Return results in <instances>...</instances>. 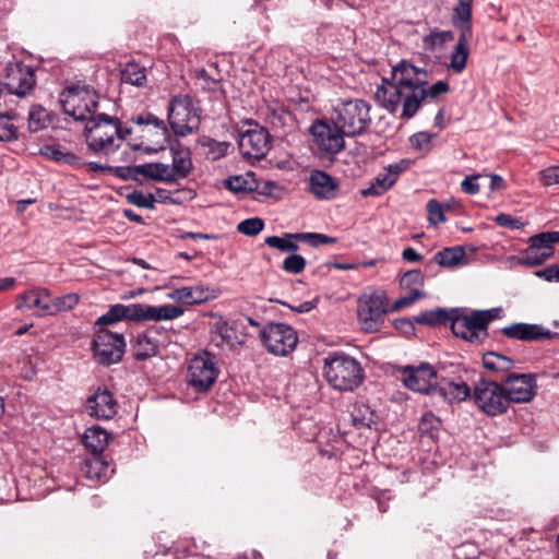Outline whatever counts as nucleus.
Segmentation results:
<instances>
[{"instance_id": "nucleus-1", "label": "nucleus", "mask_w": 559, "mask_h": 559, "mask_svg": "<svg viewBox=\"0 0 559 559\" xmlns=\"http://www.w3.org/2000/svg\"><path fill=\"white\" fill-rule=\"evenodd\" d=\"M393 82L384 81L378 86L374 98L388 111L394 114L402 105L400 118H413L426 100H437L449 93L450 85L445 81L428 83V72L413 63L401 60L392 71Z\"/></svg>"}, {"instance_id": "nucleus-2", "label": "nucleus", "mask_w": 559, "mask_h": 559, "mask_svg": "<svg viewBox=\"0 0 559 559\" xmlns=\"http://www.w3.org/2000/svg\"><path fill=\"white\" fill-rule=\"evenodd\" d=\"M193 169L191 152L188 148H171V164L145 163L121 166L114 169L115 176L140 181L141 178L156 182L175 183L186 179Z\"/></svg>"}, {"instance_id": "nucleus-3", "label": "nucleus", "mask_w": 559, "mask_h": 559, "mask_svg": "<svg viewBox=\"0 0 559 559\" xmlns=\"http://www.w3.org/2000/svg\"><path fill=\"white\" fill-rule=\"evenodd\" d=\"M87 150L99 156H107L121 146V122L118 118L96 114L84 126Z\"/></svg>"}, {"instance_id": "nucleus-4", "label": "nucleus", "mask_w": 559, "mask_h": 559, "mask_svg": "<svg viewBox=\"0 0 559 559\" xmlns=\"http://www.w3.org/2000/svg\"><path fill=\"white\" fill-rule=\"evenodd\" d=\"M323 376L333 389L341 392H353L364 381L359 361L343 353L330 354L324 358Z\"/></svg>"}, {"instance_id": "nucleus-5", "label": "nucleus", "mask_w": 559, "mask_h": 559, "mask_svg": "<svg viewBox=\"0 0 559 559\" xmlns=\"http://www.w3.org/2000/svg\"><path fill=\"white\" fill-rule=\"evenodd\" d=\"M370 105L362 99L342 100L335 108L332 121L346 136L361 135L371 123Z\"/></svg>"}, {"instance_id": "nucleus-6", "label": "nucleus", "mask_w": 559, "mask_h": 559, "mask_svg": "<svg viewBox=\"0 0 559 559\" xmlns=\"http://www.w3.org/2000/svg\"><path fill=\"white\" fill-rule=\"evenodd\" d=\"M98 99L95 88L81 83L66 87L60 95L64 114L85 123L96 115Z\"/></svg>"}, {"instance_id": "nucleus-7", "label": "nucleus", "mask_w": 559, "mask_h": 559, "mask_svg": "<svg viewBox=\"0 0 559 559\" xmlns=\"http://www.w3.org/2000/svg\"><path fill=\"white\" fill-rule=\"evenodd\" d=\"M168 122L177 135L193 133L200 126L199 103L187 94L174 96L168 106Z\"/></svg>"}, {"instance_id": "nucleus-8", "label": "nucleus", "mask_w": 559, "mask_h": 559, "mask_svg": "<svg viewBox=\"0 0 559 559\" xmlns=\"http://www.w3.org/2000/svg\"><path fill=\"white\" fill-rule=\"evenodd\" d=\"M472 400L480 412L490 417L502 415L509 408L501 383L493 380H479L473 389Z\"/></svg>"}, {"instance_id": "nucleus-9", "label": "nucleus", "mask_w": 559, "mask_h": 559, "mask_svg": "<svg viewBox=\"0 0 559 559\" xmlns=\"http://www.w3.org/2000/svg\"><path fill=\"white\" fill-rule=\"evenodd\" d=\"M358 320L366 333L378 332L388 312V298L384 292L364 294L358 299Z\"/></svg>"}, {"instance_id": "nucleus-10", "label": "nucleus", "mask_w": 559, "mask_h": 559, "mask_svg": "<svg viewBox=\"0 0 559 559\" xmlns=\"http://www.w3.org/2000/svg\"><path fill=\"white\" fill-rule=\"evenodd\" d=\"M499 308L463 312V321L454 323L453 329L461 333V338L472 344H481L488 337V325L500 316Z\"/></svg>"}, {"instance_id": "nucleus-11", "label": "nucleus", "mask_w": 559, "mask_h": 559, "mask_svg": "<svg viewBox=\"0 0 559 559\" xmlns=\"http://www.w3.org/2000/svg\"><path fill=\"white\" fill-rule=\"evenodd\" d=\"M94 359L103 365L110 366L121 361L126 342L121 333L111 332L107 328H99L92 343Z\"/></svg>"}, {"instance_id": "nucleus-12", "label": "nucleus", "mask_w": 559, "mask_h": 559, "mask_svg": "<svg viewBox=\"0 0 559 559\" xmlns=\"http://www.w3.org/2000/svg\"><path fill=\"white\" fill-rule=\"evenodd\" d=\"M218 376L215 356L204 350L197 354L189 362L187 382L194 391L207 392Z\"/></svg>"}, {"instance_id": "nucleus-13", "label": "nucleus", "mask_w": 559, "mask_h": 559, "mask_svg": "<svg viewBox=\"0 0 559 559\" xmlns=\"http://www.w3.org/2000/svg\"><path fill=\"white\" fill-rule=\"evenodd\" d=\"M260 338L269 353L287 356L298 343L296 331L285 323H269L260 331Z\"/></svg>"}, {"instance_id": "nucleus-14", "label": "nucleus", "mask_w": 559, "mask_h": 559, "mask_svg": "<svg viewBox=\"0 0 559 559\" xmlns=\"http://www.w3.org/2000/svg\"><path fill=\"white\" fill-rule=\"evenodd\" d=\"M558 241L559 231H544L532 236L528 247L519 257L520 263L530 266L543 264L554 254V245Z\"/></svg>"}, {"instance_id": "nucleus-15", "label": "nucleus", "mask_w": 559, "mask_h": 559, "mask_svg": "<svg viewBox=\"0 0 559 559\" xmlns=\"http://www.w3.org/2000/svg\"><path fill=\"white\" fill-rule=\"evenodd\" d=\"M501 385L509 405L511 403H527L536 395V380L532 374L510 373L501 379Z\"/></svg>"}, {"instance_id": "nucleus-16", "label": "nucleus", "mask_w": 559, "mask_h": 559, "mask_svg": "<svg viewBox=\"0 0 559 559\" xmlns=\"http://www.w3.org/2000/svg\"><path fill=\"white\" fill-rule=\"evenodd\" d=\"M131 121L138 124L141 130V136L146 139L140 143V147L145 150H156L151 145H158L162 147L163 143L167 140L168 130L163 120L158 119L152 114L139 115L131 118Z\"/></svg>"}, {"instance_id": "nucleus-17", "label": "nucleus", "mask_w": 559, "mask_h": 559, "mask_svg": "<svg viewBox=\"0 0 559 559\" xmlns=\"http://www.w3.org/2000/svg\"><path fill=\"white\" fill-rule=\"evenodd\" d=\"M270 147L271 135L263 127L255 124L253 129H249L240 135L239 150L247 158L261 159L265 157Z\"/></svg>"}, {"instance_id": "nucleus-18", "label": "nucleus", "mask_w": 559, "mask_h": 559, "mask_svg": "<svg viewBox=\"0 0 559 559\" xmlns=\"http://www.w3.org/2000/svg\"><path fill=\"white\" fill-rule=\"evenodd\" d=\"M402 381L409 390L429 393L436 389L437 373L429 364H421L418 367L406 366L402 370Z\"/></svg>"}, {"instance_id": "nucleus-19", "label": "nucleus", "mask_w": 559, "mask_h": 559, "mask_svg": "<svg viewBox=\"0 0 559 559\" xmlns=\"http://www.w3.org/2000/svg\"><path fill=\"white\" fill-rule=\"evenodd\" d=\"M310 131L314 143L323 152L336 154L345 147L344 136L346 134L334 124L331 127L325 121L317 120L311 126Z\"/></svg>"}, {"instance_id": "nucleus-20", "label": "nucleus", "mask_w": 559, "mask_h": 559, "mask_svg": "<svg viewBox=\"0 0 559 559\" xmlns=\"http://www.w3.org/2000/svg\"><path fill=\"white\" fill-rule=\"evenodd\" d=\"M36 79L34 70L22 63H13L7 67L5 82L10 94L20 97L27 95L35 86Z\"/></svg>"}, {"instance_id": "nucleus-21", "label": "nucleus", "mask_w": 559, "mask_h": 559, "mask_svg": "<svg viewBox=\"0 0 559 559\" xmlns=\"http://www.w3.org/2000/svg\"><path fill=\"white\" fill-rule=\"evenodd\" d=\"M86 412L97 419H110L118 411V403L106 388H98L86 401Z\"/></svg>"}, {"instance_id": "nucleus-22", "label": "nucleus", "mask_w": 559, "mask_h": 559, "mask_svg": "<svg viewBox=\"0 0 559 559\" xmlns=\"http://www.w3.org/2000/svg\"><path fill=\"white\" fill-rule=\"evenodd\" d=\"M414 321L418 324L436 326V325H450L452 333L461 338V333L453 329L454 323L463 321V310L460 308H453L450 310L437 308L423 312L414 318Z\"/></svg>"}, {"instance_id": "nucleus-23", "label": "nucleus", "mask_w": 559, "mask_h": 559, "mask_svg": "<svg viewBox=\"0 0 559 559\" xmlns=\"http://www.w3.org/2000/svg\"><path fill=\"white\" fill-rule=\"evenodd\" d=\"M501 333L508 338L522 342H537L550 340L555 336V333L543 325L531 323H512L502 328Z\"/></svg>"}, {"instance_id": "nucleus-24", "label": "nucleus", "mask_w": 559, "mask_h": 559, "mask_svg": "<svg viewBox=\"0 0 559 559\" xmlns=\"http://www.w3.org/2000/svg\"><path fill=\"white\" fill-rule=\"evenodd\" d=\"M309 190L318 200H331L338 192V183L328 173L316 169L309 177Z\"/></svg>"}, {"instance_id": "nucleus-25", "label": "nucleus", "mask_w": 559, "mask_h": 559, "mask_svg": "<svg viewBox=\"0 0 559 559\" xmlns=\"http://www.w3.org/2000/svg\"><path fill=\"white\" fill-rule=\"evenodd\" d=\"M109 464L102 454H91L80 465L82 475L92 480H103L108 477Z\"/></svg>"}, {"instance_id": "nucleus-26", "label": "nucleus", "mask_w": 559, "mask_h": 559, "mask_svg": "<svg viewBox=\"0 0 559 559\" xmlns=\"http://www.w3.org/2000/svg\"><path fill=\"white\" fill-rule=\"evenodd\" d=\"M453 39L454 34L451 31H439L435 28L423 37V49L427 53L439 58L445 48V44Z\"/></svg>"}, {"instance_id": "nucleus-27", "label": "nucleus", "mask_w": 559, "mask_h": 559, "mask_svg": "<svg viewBox=\"0 0 559 559\" xmlns=\"http://www.w3.org/2000/svg\"><path fill=\"white\" fill-rule=\"evenodd\" d=\"M40 154L47 159L74 168H79L83 165V160L80 156L66 150L61 145H44L40 148Z\"/></svg>"}, {"instance_id": "nucleus-28", "label": "nucleus", "mask_w": 559, "mask_h": 559, "mask_svg": "<svg viewBox=\"0 0 559 559\" xmlns=\"http://www.w3.org/2000/svg\"><path fill=\"white\" fill-rule=\"evenodd\" d=\"M49 298L50 292L47 288L31 289L16 297V309L24 311L39 308L40 316H43V306Z\"/></svg>"}, {"instance_id": "nucleus-29", "label": "nucleus", "mask_w": 559, "mask_h": 559, "mask_svg": "<svg viewBox=\"0 0 559 559\" xmlns=\"http://www.w3.org/2000/svg\"><path fill=\"white\" fill-rule=\"evenodd\" d=\"M168 297L177 302L185 305H198L210 298L209 288L202 286L181 287L174 289Z\"/></svg>"}, {"instance_id": "nucleus-30", "label": "nucleus", "mask_w": 559, "mask_h": 559, "mask_svg": "<svg viewBox=\"0 0 559 559\" xmlns=\"http://www.w3.org/2000/svg\"><path fill=\"white\" fill-rule=\"evenodd\" d=\"M439 393L449 402H463L467 397H472L473 392L464 381H445L442 380L439 384Z\"/></svg>"}, {"instance_id": "nucleus-31", "label": "nucleus", "mask_w": 559, "mask_h": 559, "mask_svg": "<svg viewBox=\"0 0 559 559\" xmlns=\"http://www.w3.org/2000/svg\"><path fill=\"white\" fill-rule=\"evenodd\" d=\"M474 0H459L453 9L452 22L457 27L461 34L472 36L471 19H472V4Z\"/></svg>"}, {"instance_id": "nucleus-32", "label": "nucleus", "mask_w": 559, "mask_h": 559, "mask_svg": "<svg viewBox=\"0 0 559 559\" xmlns=\"http://www.w3.org/2000/svg\"><path fill=\"white\" fill-rule=\"evenodd\" d=\"M109 433L99 426H93L86 429L83 435L84 445L91 450L92 454H102L109 442Z\"/></svg>"}, {"instance_id": "nucleus-33", "label": "nucleus", "mask_w": 559, "mask_h": 559, "mask_svg": "<svg viewBox=\"0 0 559 559\" xmlns=\"http://www.w3.org/2000/svg\"><path fill=\"white\" fill-rule=\"evenodd\" d=\"M472 36L460 34L457 43L451 52L448 69L454 73H461L466 68L467 59L469 56L468 40Z\"/></svg>"}, {"instance_id": "nucleus-34", "label": "nucleus", "mask_w": 559, "mask_h": 559, "mask_svg": "<svg viewBox=\"0 0 559 559\" xmlns=\"http://www.w3.org/2000/svg\"><path fill=\"white\" fill-rule=\"evenodd\" d=\"M80 301V296L74 293H70L50 300L43 306V314L53 316L61 311L72 310Z\"/></svg>"}, {"instance_id": "nucleus-35", "label": "nucleus", "mask_w": 559, "mask_h": 559, "mask_svg": "<svg viewBox=\"0 0 559 559\" xmlns=\"http://www.w3.org/2000/svg\"><path fill=\"white\" fill-rule=\"evenodd\" d=\"M465 250L461 246L444 248L438 251L433 260L443 267H454L464 263Z\"/></svg>"}, {"instance_id": "nucleus-36", "label": "nucleus", "mask_w": 559, "mask_h": 559, "mask_svg": "<svg viewBox=\"0 0 559 559\" xmlns=\"http://www.w3.org/2000/svg\"><path fill=\"white\" fill-rule=\"evenodd\" d=\"M132 353L136 360H146L158 353L157 342L146 334H140L135 340Z\"/></svg>"}, {"instance_id": "nucleus-37", "label": "nucleus", "mask_w": 559, "mask_h": 559, "mask_svg": "<svg viewBox=\"0 0 559 559\" xmlns=\"http://www.w3.org/2000/svg\"><path fill=\"white\" fill-rule=\"evenodd\" d=\"M483 365L489 371L504 373L512 369L514 361L504 355L488 352L483 356Z\"/></svg>"}, {"instance_id": "nucleus-38", "label": "nucleus", "mask_w": 559, "mask_h": 559, "mask_svg": "<svg viewBox=\"0 0 559 559\" xmlns=\"http://www.w3.org/2000/svg\"><path fill=\"white\" fill-rule=\"evenodd\" d=\"M122 319L131 321L130 305L117 304L111 306L105 314L100 316L96 320L95 325L106 328L107 325L117 323Z\"/></svg>"}, {"instance_id": "nucleus-39", "label": "nucleus", "mask_w": 559, "mask_h": 559, "mask_svg": "<svg viewBox=\"0 0 559 559\" xmlns=\"http://www.w3.org/2000/svg\"><path fill=\"white\" fill-rule=\"evenodd\" d=\"M352 421L357 429L371 428L377 424V415L368 405L356 404L352 411Z\"/></svg>"}, {"instance_id": "nucleus-40", "label": "nucleus", "mask_w": 559, "mask_h": 559, "mask_svg": "<svg viewBox=\"0 0 559 559\" xmlns=\"http://www.w3.org/2000/svg\"><path fill=\"white\" fill-rule=\"evenodd\" d=\"M395 183L394 175H386V173L379 174L370 183V187L364 189L361 194L364 197H379L390 190Z\"/></svg>"}, {"instance_id": "nucleus-41", "label": "nucleus", "mask_w": 559, "mask_h": 559, "mask_svg": "<svg viewBox=\"0 0 559 559\" xmlns=\"http://www.w3.org/2000/svg\"><path fill=\"white\" fill-rule=\"evenodd\" d=\"M121 82L143 86L146 83L145 68L134 62L127 63L121 71Z\"/></svg>"}, {"instance_id": "nucleus-42", "label": "nucleus", "mask_w": 559, "mask_h": 559, "mask_svg": "<svg viewBox=\"0 0 559 559\" xmlns=\"http://www.w3.org/2000/svg\"><path fill=\"white\" fill-rule=\"evenodd\" d=\"M440 420L432 413H426L419 420L418 431L423 438L436 440L440 429Z\"/></svg>"}, {"instance_id": "nucleus-43", "label": "nucleus", "mask_w": 559, "mask_h": 559, "mask_svg": "<svg viewBox=\"0 0 559 559\" xmlns=\"http://www.w3.org/2000/svg\"><path fill=\"white\" fill-rule=\"evenodd\" d=\"M50 122L48 111L40 107L34 106L28 112V129L32 132H37L46 129Z\"/></svg>"}, {"instance_id": "nucleus-44", "label": "nucleus", "mask_w": 559, "mask_h": 559, "mask_svg": "<svg viewBox=\"0 0 559 559\" xmlns=\"http://www.w3.org/2000/svg\"><path fill=\"white\" fill-rule=\"evenodd\" d=\"M131 321H154L155 306L146 304H131L130 305Z\"/></svg>"}, {"instance_id": "nucleus-45", "label": "nucleus", "mask_w": 559, "mask_h": 559, "mask_svg": "<svg viewBox=\"0 0 559 559\" xmlns=\"http://www.w3.org/2000/svg\"><path fill=\"white\" fill-rule=\"evenodd\" d=\"M293 238L294 237H288L287 234H285L284 237L269 236L264 239V242L269 247L282 252H295L298 249V245L292 241Z\"/></svg>"}, {"instance_id": "nucleus-46", "label": "nucleus", "mask_w": 559, "mask_h": 559, "mask_svg": "<svg viewBox=\"0 0 559 559\" xmlns=\"http://www.w3.org/2000/svg\"><path fill=\"white\" fill-rule=\"evenodd\" d=\"M287 236L295 237V239L305 240L313 247L336 242V238L326 236L324 234H319V233L287 234Z\"/></svg>"}, {"instance_id": "nucleus-47", "label": "nucleus", "mask_w": 559, "mask_h": 559, "mask_svg": "<svg viewBox=\"0 0 559 559\" xmlns=\"http://www.w3.org/2000/svg\"><path fill=\"white\" fill-rule=\"evenodd\" d=\"M264 228V222L260 217H250L237 225V231L249 237L259 235Z\"/></svg>"}, {"instance_id": "nucleus-48", "label": "nucleus", "mask_w": 559, "mask_h": 559, "mask_svg": "<svg viewBox=\"0 0 559 559\" xmlns=\"http://www.w3.org/2000/svg\"><path fill=\"white\" fill-rule=\"evenodd\" d=\"M203 145L207 147L206 157L211 160H217L227 155L230 143L207 139L203 142Z\"/></svg>"}, {"instance_id": "nucleus-49", "label": "nucleus", "mask_w": 559, "mask_h": 559, "mask_svg": "<svg viewBox=\"0 0 559 559\" xmlns=\"http://www.w3.org/2000/svg\"><path fill=\"white\" fill-rule=\"evenodd\" d=\"M400 285L402 288L412 289L420 287L424 285V275L420 270H411L403 274L400 280Z\"/></svg>"}, {"instance_id": "nucleus-50", "label": "nucleus", "mask_w": 559, "mask_h": 559, "mask_svg": "<svg viewBox=\"0 0 559 559\" xmlns=\"http://www.w3.org/2000/svg\"><path fill=\"white\" fill-rule=\"evenodd\" d=\"M127 201L139 207L153 210L155 207V195L153 193H143L142 191H133L127 194Z\"/></svg>"}, {"instance_id": "nucleus-51", "label": "nucleus", "mask_w": 559, "mask_h": 559, "mask_svg": "<svg viewBox=\"0 0 559 559\" xmlns=\"http://www.w3.org/2000/svg\"><path fill=\"white\" fill-rule=\"evenodd\" d=\"M183 313V309L174 305L155 306L154 322L174 320Z\"/></svg>"}, {"instance_id": "nucleus-52", "label": "nucleus", "mask_w": 559, "mask_h": 559, "mask_svg": "<svg viewBox=\"0 0 559 559\" xmlns=\"http://www.w3.org/2000/svg\"><path fill=\"white\" fill-rule=\"evenodd\" d=\"M428 221L431 225L437 226L445 222L444 210L442 203L432 199L427 203Z\"/></svg>"}, {"instance_id": "nucleus-53", "label": "nucleus", "mask_w": 559, "mask_h": 559, "mask_svg": "<svg viewBox=\"0 0 559 559\" xmlns=\"http://www.w3.org/2000/svg\"><path fill=\"white\" fill-rule=\"evenodd\" d=\"M306 267V260L299 254H290L283 262V270L290 274H299Z\"/></svg>"}, {"instance_id": "nucleus-54", "label": "nucleus", "mask_w": 559, "mask_h": 559, "mask_svg": "<svg viewBox=\"0 0 559 559\" xmlns=\"http://www.w3.org/2000/svg\"><path fill=\"white\" fill-rule=\"evenodd\" d=\"M424 296H425V294L420 289L414 288L407 295L402 296L399 299H396L393 302L391 310L400 311V310L413 305L416 300L423 298Z\"/></svg>"}, {"instance_id": "nucleus-55", "label": "nucleus", "mask_w": 559, "mask_h": 559, "mask_svg": "<svg viewBox=\"0 0 559 559\" xmlns=\"http://www.w3.org/2000/svg\"><path fill=\"white\" fill-rule=\"evenodd\" d=\"M16 139V128L8 114H0V140L11 141Z\"/></svg>"}, {"instance_id": "nucleus-56", "label": "nucleus", "mask_w": 559, "mask_h": 559, "mask_svg": "<svg viewBox=\"0 0 559 559\" xmlns=\"http://www.w3.org/2000/svg\"><path fill=\"white\" fill-rule=\"evenodd\" d=\"M432 134L428 132H417L409 139L411 145L417 151L428 152L431 147Z\"/></svg>"}, {"instance_id": "nucleus-57", "label": "nucleus", "mask_w": 559, "mask_h": 559, "mask_svg": "<svg viewBox=\"0 0 559 559\" xmlns=\"http://www.w3.org/2000/svg\"><path fill=\"white\" fill-rule=\"evenodd\" d=\"M540 181L544 186H554L559 183V166L548 167L540 171Z\"/></svg>"}, {"instance_id": "nucleus-58", "label": "nucleus", "mask_w": 559, "mask_h": 559, "mask_svg": "<svg viewBox=\"0 0 559 559\" xmlns=\"http://www.w3.org/2000/svg\"><path fill=\"white\" fill-rule=\"evenodd\" d=\"M495 222L501 226L510 229H520L524 226L521 219L514 218L509 214L501 213L496 216Z\"/></svg>"}, {"instance_id": "nucleus-59", "label": "nucleus", "mask_w": 559, "mask_h": 559, "mask_svg": "<svg viewBox=\"0 0 559 559\" xmlns=\"http://www.w3.org/2000/svg\"><path fill=\"white\" fill-rule=\"evenodd\" d=\"M195 197V191L189 188L177 189L173 191L171 203L180 204L186 201H191Z\"/></svg>"}, {"instance_id": "nucleus-60", "label": "nucleus", "mask_w": 559, "mask_h": 559, "mask_svg": "<svg viewBox=\"0 0 559 559\" xmlns=\"http://www.w3.org/2000/svg\"><path fill=\"white\" fill-rule=\"evenodd\" d=\"M481 175H474V176H467L462 182H461V189L464 193L474 195L479 192V185L476 183V179H478Z\"/></svg>"}, {"instance_id": "nucleus-61", "label": "nucleus", "mask_w": 559, "mask_h": 559, "mask_svg": "<svg viewBox=\"0 0 559 559\" xmlns=\"http://www.w3.org/2000/svg\"><path fill=\"white\" fill-rule=\"evenodd\" d=\"M393 326L404 335H413L415 332L414 322L407 318L395 319Z\"/></svg>"}, {"instance_id": "nucleus-62", "label": "nucleus", "mask_w": 559, "mask_h": 559, "mask_svg": "<svg viewBox=\"0 0 559 559\" xmlns=\"http://www.w3.org/2000/svg\"><path fill=\"white\" fill-rule=\"evenodd\" d=\"M535 274L547 282L559 281V264L547 266L544 270L537 271Z\"/></svg>"}, {"instance_id": "nucleus-63", "label": "nucleus", "mask_w": 559, "mask_h": 559, "mask_svg": "<svg viewBox=\"0 0 559 559\" xmlns=\"http://www.w3.org/2000/svg\"><path fill=\"white\" fill-rule=\"evenodd\" d=\"M402 257L408 262H419L423 260V255L419 254L414 248L407 247L403 250Z\"/></svg>"}, {"instance_id": "nucleus-64", "label": "nucleus", "mask_w": 559, "mask_h": 559, "mask_svg": "<svg viewBox=\"0 0 559 559\" xmlns=\"http://www.w3.org/2000/svg\"><path fill=\"white\" fill-rule=\"evenodd\" d=\"M155 202L159 203H171V194L173 191L166 189H156L155 193Z\"/></svg>"}]
</instances>
